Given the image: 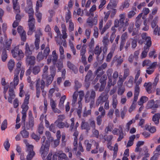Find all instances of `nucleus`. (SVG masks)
Returning <instances> with one entry per match:
<instances>
[{
  "label": "nucleus",
  "mask_w": 160,
  "mask_h": 160,
  "mask_svg": "<svg viewBox=\"0 0 160 160\" xmlns=\"http://www.w3.org/2000/svg\"><path fill=\"white\" fill-rule=\"evenodd\" d=\"M114 25L112 27L111 29L112 31V33L115 34L117 29L115 28L118 27V30L119 31H120L123 27H120V24H119L118 21L117 20H115L114 21Z\"/></svg>",
  "instance_id": "obj_13"
},
{
  "label": "nucleus",
  "mask_w": 160,
  "mask_h": 160,
  "mask_svg": "<svg viewBox=\"0 0 160 160\" xmlns=\"http://www.w3.org/2000/svg\"><path fill=\"white\" fill-rule=\"evenodd\" d=\"M67 66L70 69L72 70L76 74L77 73L78 71V68L70 62H68Z\"/></svg>",
  "instance_id": "obj_20"
},
{
  "label": "nucleus",
  "mask_w": 160,
  "mask_h": 160,
  "mask_svg": "<svg viewBox=\"0 0 160 160\" xmlns=\"http://www.w3.org/2000/svg\"><path fill=\"white\" fill-rule=\"evenodd\" d=\"M102 42L104 45H108L109 42L108 36H106L103 37L102 40Z\"/></svg>",
  "instance_id": "obj_49"
},
{
  "label": "nucleus",
  "mask_w": 160,
  "mask_h": 160,
  "mask_svg": "<svg viewBox=\"0 0 160 160\" xmlns=\"http://www.w3.org/2000/svg\"><path fill=\"white\" fill-rule=\"evenodd\" d=\"M119 16L120 18L119 20L116 19L115 20H117L118 21V23L120 24V27H123L124 25L125 15L123 14H120Z\"/></svg>",
  "instance_id": "obj_22"
},
{
  "label": "nucleus",
  "mask_w": 160,
  "mask_h": 160,
  "mask_svg": "<svg viewBox=\"0 0 160 160\" xmlns=\"http://www.w3.org/2000/svg\"><path fill=\"white\" fill-rule=\"evenodd\" d=\"M135 122V120L134 119H132L127 123L126 127L128 131L129 130L131 125Z\"/></svg>",
  "instance_id": "obj_63"
},
{
  "label": "nucleus",
  "mask_w": 160,
  "mask_h": 160,
  "mask_svg": "<svg viewBox=\"0 0 160 160\" xmlns=\"http://www.w3.org/2000/svg\"><path fill=\"white\" fill-rule=\"evenodd\" d=\"M107 79V76L104 74L99 79V82L100 83L106 84V80Z\"/></svg>",
  "instance_id": "obj_45"
},
{
  "label": "nucleus",
  "mask_w": 160,
  "mask_h": 160,
  "mask_svg": "<svg viewBox=\"0 0 160 160\" xmlns=\"http://www.w3.org/2000/svg\"><path fill=\"white\" fill-rule=\"evenodd\" d=\"M26 12L29 15H34V11L32 7H26L25 9Z\"/></svg>",
  "instance_id": "obj_35"
},
{
  "label": "nucleus",
  "mask_w": 160,
  "mask_h": 160,
  "mask_svg": "<svg viewBox=\"0 0 160 160\" xmlns=\"http://www.w3.org/2000/svg\"><path fill=\"white\" fill-rule=\"evenodd\" d=\"M46 137L43 136L41 140L42 146L40 150V152L43 157H45L48 153L50 142L48 140L46 141Z\"/></svg>",
  "instance_id": "obj_2"
},
{
  "label": "nucleus",
  "mask_w": 160,
  "mask_h": 160,
  "mask_svg": "<svg viewBox=\"0 0 160 160\" xmlns=\"http://www.w3.org/2000/svg\"><path fill=\"white\" fill-rule=\"evenodd\" d=\"M117 95H114L112 96V106L115 109L116 108L118 104V101L117 99Z\"/></svg>",
  "instance_id": "obj_33"
},
{
  "label": "nucleus",
  "mask_w": 160,
  "mask_h": 160,
  "mask_svg": "<svg viewBox=\"0 0 160 160\" xmlns=\"http://www.w3.org/2000/svg\"><path fill=\"white\" fill-rule=\"evenodd\" d=\"M96 97L95 92L93 90L90 91H88L84 96V100L86 103L90 102V106L92 108L95 103V100Z\"/></svg>",
  "instance_id": "obj_1"
},
{
  "label": "nucleus",
  "mask_w": 160,
  "mask_h": 160,
  "mask_svg": "<svg viewBox=\"0 0 160 160\" xmlns=\"http://www.w3.org/2000/svg\"><path fill=\"white\" fill-rule=\"evenodd\" d=\"M102 49L101 48H99V47L98 46H96L95 48V49L94 51V53L95 54L97 55V59H100L99 57V55L102 52Z\"/></svg>",
  "instance_id": "obj_24"
},
{
  "label": "nucleus",
  "mask_w": 160,
  "mask_h": 160,
  "mask_svg": "<svg viewBox=\"0 0 160 160\" xmlns=\"http://www.w3.org/2000/svg\"><path fill=\"white\" fill-rule=\"evenodd\" d=\"M42 34L41 32V29H39L36 32L35 35V39H40V37L42 36Z\"/></svg>",
  "instance_id": "obj_50"
},
{
  "label": "nucleus",
  "mask_w": 160,
  "mask_h": 160,
  "mask_svg": "<svg viewBox=\"0 0 160 160\" xmlns=\"http://www.w3.org/2000/svg\"><path fill=\"white\" fill-rule=\"evenodd\" d=\"M112 78L108 79V82L106 88V91L108 92L110 89L112 85Z\"/></svg>",
  "instance_id": "obj_42"
},
{
  "label": "nucleus",
  "mask_w": 160,
  "mask_h": 160,
  "mask_svg": "<svg viewBox=\"0 0 160 160\" xmlns=\"http://www.w3.org/2000/svg\"><path fill=\"white\" fill-rule=\"evenodd\" d=\"M123 62V59L121 58L120 56L116 55L113 58L112 63L113 64L116 62L117 66H118L120 65Z\"/></svg>",
  "instance_id": "obj_16"
},
{
  "label": "nucleus",
  "mask_w": 160,
  "mask_h": 160,
  "mask_svg": "<svg viewBox=\"0 0 160 160\" xmlns=\"http://www.w3.org/2000/svg\"><path fill=\"white\" fill-rule=\"evenodd\" d=\"M33 145H28L27 150L28 153L27 156L28 160H31L35 155V153L33 151Z\"/></svg>",
  "instance_id": "obj_10"
},
{
  "label": "nucleus",
  "mask_w": 160,
  "mask_h": 160,
  "mask_svg": "<svg viewBox=\"0 0 160 160\" xmlns=\"http://www.w3.org/2000/svg\"><path fill=\"white\" fill-rule=\"evenodd\" d=\"M107 92H102L97 98L96 101V105L98 106L99 104L102 105L103 103L108 100L109 97Z\"/></svg>",
  "instance_id": "obj_4"
},
{
  "label": "nucleus",
  "mask_w": 160,
  "mask_h": 160,
  "mask_svg": "<svg viewBox=\"0 0 160 160\" xmlns=\"http://www.w3.org/2000/svg\"><path fill=\"white\" fill-rule=\"evenodd\" d=\"M26 63L28 65H34L35 63L36 58L34 56L28 55L26 56Z\"/></svg>",
  "instance_id": "obj_12"
},
{
  "label": "nucleus",
  "mask_w": 160,
  "mask_h": 160,
  "mask_svg": "<svg viewBox=\"0 0 160 160\" xmlns=\"http://www.w3.org/2000/svg\"><path fill=\"white\" fill-rule=\"evenodd\" d=\"M48 67L47 66H45L42 70L43 74H42V77H46L48 75Z\"/></svg>",
  "instance_id": "obj_40"
},
{
  "label": "nucleus",
  "mask_w": 160,
  "mask_h": 160,
  "mask_svg": "<svg viewBox=\"0 0 160 160\" xmlns=\"http://www.w3.org/2000/svg\"><path fill=\"white\" fill-rule=\"evenodd\" d=\"M101 68L98 67L97 69L95 71V74L98 76H99L101 77L105 73L104 71H103L102 69H101Z\"/></svg>",
  "instance_id": "obj_29"
},
{
  "label": "nucleus",
  "mask_w": 160,
  "mask_h": 160,
  "mask_svg": "<svg viewBox=\"0 0 160 160\" xmlns=\"http://www.w3.org/2000/svg\"><path fill=\"white\" fill-rule=\"evenodd\" d=\"M127 111V109L125 106H124L123 110L122 111L121 113V116L122 119H123L124 118L126 112Z\"/></svg>",
  "instance_id": "obj_61"
},
{
  "label": "nucleus",
  "mask_w": 160,
  "mask_h": 160,
  "mask_svg": "<svg viewBox=\"0 0 160 160\" xmlns=\"http://www.w3.org/2000/svg\"><path fill=\"white\" fill-rule=\"evenodd\" d=\"M22 123H23L24 125L23 127L24 128L25 127V128L26 129L29 130L30 128H32L33 126L34 122L33 117H31L30 119H29V122L28 123H27L26 125L25 123L24 124V123L22 121Z\"/></svg>",
  "instance_id": "obj_15"
},
{
  "label": "nucleus",
  "mask_w": 160,
  "mask_h": 160,
  "mask_svg": "<svg viewBox=\"0 0 160 160\" xmlns=\"http://www.w3.org/2000/svg\"><path fill=\"white\" fill-rule=\"evenodd\" d=\"M112 72L113 70L112 68H109L107 70L106 73L108 79L112 78Z\"/></svg>",
  "instance_id": "obj_53"
},
{
  "label": "nucleus",
  "mask_w": 160,
  "mask_h": 160,
  "mask_svg": "<svg viewBox=\"0 0 160 160\" xmlns=\"http://www.w3.org/2000/svg\"><path fill=\"white\" fill-rule=\"evenodd\" d=\"M25 55L26 56L31 55L32 54V51L30 50L29 46L28 43L25 45Z\"/></svg>",
  "instance_id": "obj_25"
},
{
  "label": "nucleus",
  "mask_w": 160,
  "mask_h": 160,
  "mask_svg": "<svg viewBox=\"0 0 160 160\" xmlns=\"http://www.w3.org/2000/svg\"><path fill=\"white\" fill-rule=\"evenodd\" d=\"M41 50L44 49L43 54L45 56V58H46L50 52V49L49 47L48 46L45 48V44L43 43L41 46Z\"/></svg>",
  "instance_id": "obj_14"
},
{
  "label": "nucleus",
  "mask_w": 160,
  "mask_h": 160,
  "mask_svg": "<svg viewBox=\"0 0 160 160\" xmlns=\"http://www.w3.org/2000/svg\"><path fill=\"white\" fill-rule=\"evenodd\" d=\"M15 62L13 60L11 59L9 61L8 63V68L10 72L12 70L14 66Z\"/></svg>",
  "instance_id": "obj_32"
},
{
  "label": "nucleus",
  "mask_w": 160,
  "mask_h": 160,
  "mask_svg": "<svg viewBox=\"0 0 160 160\" xmlns=\"http://www.w3.org/2000/svg\"><path fill=\"white\" fill-rule=\"evenodd\" d=\"M66 99V97L65 95L62 97L61 98L60 102L58 104V106L60 108H64L63 103L64 102V101Z\"/></svg>",
  "instance_id": "obj_31"
},
{
  "label": "nucleus",
  "mask_w": 160,
  "mask_h": 160,
  "mask_svg": "<svg viewBox=\"0 0 160 160\" xmlns=\"http://www.w3.org/2000/svg\"><path fill=\"white\" fill-rule=\"evenodd\" d=\"M148 100V98L145 96H142L138 102V104L139 105H142L144 102Z\"/></svg>",
  "instance_id": "obj_41"
},
{
  "label": "nucleus",
  "mask_w": 160,
  "mask_h": 160,
  "mask_svg": "<svg viewBox=\"0 0 160 160\" xmlns=\"http://www.w3.org/2000/svg\"><path fill=\"white\" fill-rule=\"evenodd\" d=\"M35 20L34 18L33 15H28V25L29 29L28 32V35H31L35 31Z\"/></svg>",
  "instance_id": "obj_6"
},
{
  "label": "nucleus",
  "mask_w": 160,
  "mask_h": 160,
  "mask_svg": "<svg viewBox=\"0 0 160 160\" xmlns=\"http://www.w3.org/2000/svg\"><path fill=\"white\" fill-rule=\"evenodd\" d=\"M40 42V39H35L34 45L35 46V49L36 50H38L39 48V44Z\"/></svg>",
  "instance_id": "obj_60"
},
{
  "label": "nucleus",
  "mask_w": 160,
  "mask_h": 160,
  "mask_svg": "<svg viewBox=\"0 0 160 160\" xmlns=\"http://www.w3.org/2000/svg\"><path fill=\"white\" fill-rule=\"evenodd\" d=\"M85 144L86 145L87 150L88 151H90L92 146V144L89 143V141L87 140H85Z\"/></svg>",
  "instance_id": "obj_51"
},
{
  "label": "nucleus",
  "mask_w": 160,
  "mask_h": 160,
  "mask_svg": "<svg viewBox=\"0 0 160 160\" xmlns=\"http://www.w3.org/2000/svg\"><path fill=\"white\" fill-rule=\"evenodd\" d=\"M49 70L50 73V76L54 78L56 73V69L54 65L50 66Z\"/></svg>",
  "instance_id": "obj_26"
},
{
  "label": "nucleus",
  "mask_w": 160,
  "mask_h": 160,
  "mask_svg": "<svg viewBox=\"0 0 160 160\" xmlns=\"http://www.w3.org/2000/svg\"><path fill=\"white\" fill-rule=\"evenodd\" d=\"M113 138L112 135H105L104 137V139L105 141H107L108 142H111V141Z\"/></svg>",
  "instance_id": "obj_55"
},
{
  "label": "nucleus",
  "mask_w": 160,
  "mask_h": 160,
  "mask_svg": "<svg viewBox=\"0 0 160 160\" xmlns=\"http://www.w3.org/2000/svg\"><path fill=\"white\" fill-rule=\"evenodd\" d=\"M98 110L101 112V114L96 117V120L97 125L100 126L102 123V119L106 114V111L102 106L99 108Z\"/></svg>",
  "instance_id": "obj_7"
},
{
  "label": "nucleus",
  "mask_w": 160,
  "mask_h": 160,
  "mask_svg": "<svg viewBox=\"0 0 160 160\" xmlns=\"http://www.w3.org/2000/svg\"><path fill=\"white\" fill-rule=\"evenodd\" d=\"M30 96L28 94L25 95V98L24 102L21 106V108L22 109V122L25 123V122L26 118V112L29 108V107L28 104L29 103V99Z\"/></svg>",
  "instance_id": "obj_3"
},
{
  "label": "nucleus",
  "mask_w": 160,
  "mask_h": 160,
  "mask_svg": "<svg viewBox=\"0 0 160 160\" xmlns=\"http://www.w3.org/2000/svg\"><path fill=\"white\" fill-rule=\"evenodd\" d=\"M8 57L6 51L5 49H4L2 53V61L5 62L6 61Z\"/></svg>",
  "instance_id": "obj_46"
},
{
  "label": "nucleus",
  "mask_w": 160,
  "mask_h": 160,
  "mask_svg": "<svg viewBox=\"0 0 160 160\" xmlns=\"http://www.w3.org/2000/svg\"><path fill=\"white\" fill-rule=\"evenodd\" d=\"M141 37L142 39L144 40V43L145 44L144 47L150 48L152 45V41L150 37L148 36L146 33H142L141 35Z\"/></svg>",
  "instance_id": "obj_9"
},
{
  "label": "nucleus",
  "mask_w": 160,
  "mask_h": 160,
  "mask_svg": "<svg viewBox=\"0 0 160 160\" xmlns=\"http://www.w3.org/2000/svg\"><path fill=\"white\" fill-rule=\"evenodd\" d=\"M81 129L82 130H85V132L88 133L89 131L90 130V126L88 122H86L84 119L82 120V122L81 124Z\"/></svg>",
  "instance_id": "obj_11"
},
{
  "label": "nucleus",
  "mask_w": 160,
  "mask_h": 160,
  "mask_svg": "<svg viewBox=\"0 0 160 160\" xmlns=\"http://www.w3.org/2000/svg\"><path fill=\"white\" fill-rule=\"evenodd\" d=\"M86 45L85 44H83L82 47L80 52V55H85L86 52Z\"/></svg>",
  "instance_id": "obj_57"
},
{
  "label": "nucleus",
  "mask_w": 160,
  "mask_h": 160,
  "mask_svg": "<svg viewBox=\"0 0 160 160\" xmlns=\"http://www.w3.org/2000/svg\"><path fill=\"white\" fill-rule=\"evenodd\" d=\"M12 57L16 58L19 61L24 56L23 53L21 50L19 49L18 45L15 47L14 49L12 50Z\"/></svg>",
  "instance_id": "obj_5"
},
{
  "label": "nucleus",
  "mask_w": 160,
  "mask_h": 160,
  "mask_svg": "<svg viewBox=\"0 0 160 160\" xmlns=\"http://www.w3.org/2000/svg\"><path fill=\"white\" fill-rule=\"evenodd\" d=\"M144 86L146 88V90L148 93L151 92V90L152 88V83L151 82H145L144 84Z\"/></svg>",
  "instance_id": "obj_27"
},
{
  "label": "nucleus",
  "mask_w": 160,
  "mask_h": 160,
  "mask_svg": "<svg viewBox=\"0 0 160 160\" xmlns=\"http://www.w3.org/2000/svg\"><path fill=\"white\" fill-rule=\"evenodd\" d=\"M160 119V113H155L152 117V121L154 122L155 124L158 125Z\"/></svg>",
  "instance_id": "obj_18"
},
{
  "label": "nucleus",
  "mask_w": 160,
  "mask_h": 160,
  "mask_svg": "<svg viewBox=\"0 0 160 160\" xmlns=\"http://www.w3.org/2000/svg\"><path fill=\"white\" fill-rule=\"evenodd\" d=\"M92 72L91 70H89L85 78V81L86 82H88L89 80H92L93 79V78Z\"/></svg>",
  "instance_id": "obj_19"
},
{
  "label": "nucleus",
  "mask_w": 160,
  "mask_h": 160,
  "mask_svg": "<svg viewBox=\"0 0 160 160\" xmlns=\"http://www.w3.org/2000/svg\"><path fill=\"white\" fill-rule=\"evenodd\" d=\"M112 125L111 124H109L108 126L106 128L105 131L107 133H108L109 131H111L112 130Z\"/></svg>",
  "instance_id": "obj_58"
},
{
  "label": "nucleus",
  "mask_w": 160,
  "mask_h": 160,
  "mask_svg": "<svg viewBox=\"0 0 160 160\" xmlns=\"http://www.w3.org/2000/svg\"><path fill=\"white\" fill-rule=\"evenodd\" d=\"M20 134L23 138H27L29 137V132L26 130L25 127L21 131Z\"/></svg>",
  "instance_id": "obj_30"
},
{
  "label": "nucleus",
  "mask_w": 160,
  "mask_h": 160,
  "mask_svg": "<svg viewBox=\"0 0 160 160\" xmlns=\"http://www.w3.org/2000/svg\"><path fill=\"white\" fill-rule=\"evenodd\" d=\"M78 95V92L77 91H75L74 92L73 96H72V105L74 106L75 105L77 100V98Z\"/></svg>",
  "instance_id": "obj_38"
},
{
  "label": "nucleus",
  "mask_w": 160,
  "mask_h": 160,
  "mask_svg": "<svg viewBox=\"0 0 160 160\" xmlns=\"http://www.w3.org/2000/svg\"><path fill=\"white\" fill-rule=\"evenodd\" d=\"M45 134L47 137V139L49 142H52L54 141V139L51 136L50 132L48 131H46Z\"/></svg>",
  "instance_id": "obj_44"
},
{
  "label": "nucleus",
  "mask_w": 160,
  "mask_h": 160,
  "mask_svg": "<svg viewBox=\"0 0 160 160\" xmlns=\"http://www.w3.org/2000/svg\"><path fill=\"white\" fill-rule=\"evenodd\" d=\"M36 11L35 15L38 19V22H40L42 18V14L39 12L38 8H36Z\"/></svg>",
  "instance_id": "obj_28"
},
{
  "label": "nucleus",
  "mask_w": 160,
  "mask_h": 160,
  "mask_svg": "<svg viewBox=\"0 0 160 160\" xmlns=\"http://www.w3.org/2000/svg\"><path fill=\"white\" fill-rule=\"evenodd\" d=\"M44 57H45V56L42 54V52L41 51L38 52L37 56V60L38 62L44 59Z\"/></svg>",
  "instance_id": "obj_39"
},
{
  "label": "nucleus",
  "mask_w": 160,
  "mask_h": 160,
  "mask_svg": "<svg viewBox=\"0 0 160 160\" xmlns=\"http://www.w3.org/2000/svg\"><path fill=\"white\" fill-rule=\"evenodd\" d=\"M40 71V67L39 66H36L32 69V72L34 75L38 74Z\"/></svg>",
  "instance_id": "obj_36"
},
{
  "label": "nucleus",
  "mask_w": 160,
  "mask_h": 160,
  "mask_svg": "<svg viewBox=\"0 0 160 160\" xmlns=\"http://www.w3.org/2000/svg\"><path fill=\"white\" fill-rule=\"evenodd\" d=\"M142 13H140L136 18V21L135 25L137 28H139L142 23V20L141 19L142 16Z\"/></svg>",
  "instance_id": "obj_21"
},
{
  "label": "nucleus",
  "mask_w": 160,
  "mask_h": 160,
  "mask_svg": "<svg viewBox=\"0 0 160 160\" xmlns=\"http://www.w3.org/2000/svg\"><path fill=\"white\" fill-rule=\"evenodd\" d=\"M130 74V70L129 68H126L124 69V74L123 77H124V79H126L127 77H128Z\"/></svg>",
  "instance_id": "obj_52"
},
{
  "label": "nucleus",
  "mask_w": 160,
  "mask_h": 160,
  "mask_svg": "<svg viewBox=\"0 0 160 160\" xmlns=\"http://www.w3.org/2000/svg\"><path fill=\"white\" fill-rule=\"evenodd\" d=\"M75 87L76 90H78L82 86V84L77 80H75Z\"/></svg>",
  "instance_id": "obj_62"
},
{
  "label": "nucleus",
  "mask_w": 160,
  "mask_h": 160,
  "mask_svg": "<svg viewBox=\"0 0 160 160\" xmlns=\"http://www.w3.org/2000/svg\"><path fill=\"white\" fill-rule=\"evenodd\" d=\"M93 18L91 17H89L86 20V22L88 24V26L90 28H92L93 25V22H92Z\"/></svg>",
  "instance_id": "obj_37"
},
{
  "label": "nucleus",
  "mask_w": 160,
  "mask_h": 160,
  "mask_svg": "<svg viewBox=\"0 0 160 160\" xmlns=\"http://www.w3.org/2000/svg\"><path fill=\"white\" fill-rule=\"evenodd\" d=\"M155 102L153 99H152L149 101L147 104V107L148 108L153 109V104Z\"/></svg>",
  "instance_id": "obj_47"
},
{
  "label": "nucleus",
  "mask_w": 160,
  "mask_h": 160,
  "mask_svg": "<svg viewBox=\"0 0 160 160\" xmlns=\"http://www.w3.org/2000/svg\"><path fill=\"white\" fill-rule=\"evenodd\" d=\"M144 50L142 53V56L143 58H145L147 56V53L149 51V48L148 47H144Z\"/></svg>",
  "instance_id": "obj_43"
},
{
  "label": "nucleus",
  "mask_w": 160,
  "mask_h": 160,
  "mask_svg": "<svg viewBox=\"0 0 160 160\" xmlns=\"http://www.w3.org/2000/svg\"><path fill=\"white\" fill-rule=\"evenodd\" d=\"M132 41L131 42V45L132 48L135 49L137 46V39L135 37V38L132 39Z\"/></svg>",
  "instance_id": "obj_54"
},
{
  "label": "nucleus",
  "mask_w": 160,
  "mask_h": 160,
  "mask_svg": "<svg viewBox=\"0 0 160 160\" xmlns=\"http://www.w3.org/2000/svg\"><path fill=\"white\" fill-rule=\"evenodd\" d=\"M58 59V55L56 53L55 50L52 51V55H50L49 56L48 59H47V64H49L52 61L53 64L55 65L56 62H57Z\"/></svg>",
  "instance_id": "obj_8"
},
{
  "label": "nucleus",
  "mask_w": 160,
  "mask_h": 160,
  "mask_svg": "<svg viewBox=\"0 0 160 160\" xmlns=\"http://www.w3.org/2000/svg\"><path fill=\"white\" fill-rule=\"evenodd\" d=\"M42 79H46V85L48 86L50 84L53 80L54 78L48 75L46 77H42Z\"/></svg>",
  "instance_id": "obj_23"
},
{
  "label": "nucleus",
  "mask_w": 160,
  "mask_h": 160,
  "mask_svg": "<svg viewBox=\"0 0 160 160\" xmlns=\"http://www.w3.org/2000/svg\"><path fill=\"white\" fill-rule=\"evenodd\" d=\"M118 132L119 137L117 139L118 142L121 141L124 138L125 135L123 132L122 128L121 126H119V128H118Z\"/></svg>",
  "instance_id": "obj_17"
},
{
  "label": "nucleus",
  "mask_w": 160,
  "mask_h": 160,
  "mask_svg": "<svg viewBox=\"0 0 160 160\" xmlns=\"http://www.w3.org/2000/svg\"><path fill=\"white\" fill-rule=\"evenodd\" d=\"M158 22V18L156 17L154 18L151 23V26L152 28H155V27H157V26H158L157 24Z\"/></svg>",
  "instance_id": "obj_48"
},
{
  "label": "nucleus",
  "mask_w": 160,
  "mask_h": 160,
  "mask_svg": "<svg viewBox=\"0 0 160 160\" xmlns=\"http://www.w3.org/2000/svg\"><path fill=\"white\" fill-rule=\"evenodd\" d=\"M55 65H56V67L58 68V70L59 71H60L63 67L62 62L60 60L57 61V62H56Z\"/></svg>",
  "instance_id": "obj_34"
},
{
  "label": "nucleus",
  "mask_w": 160,
  "mask_h": 160,
  "mask_svg": "<svg viewBox=\"0 0 160 160\" xmlns=\"http://www.w3.org/2000/svg\"><path fill=\"white\" fill-rule=\"evenodd\" d=\"M4 146L5 149L8 151L10 146V144L9 142V141L7 139L4 143Z\"/></svg>",
  "instance_id": "obj_64"
},
{
  "label": "nucleus",
  "mask_w": 160,
  "mask_h": 160,
  "mask_svg": "<svg viewBox=\"0 0 160 160\" xmlns=\"http://www.w3.org/2000/svg\"><path fill=\"white\" fill-rule=\"evenodd\" d=\"M44 127L43 124L42 123H41L39 125L38 128V132L40 134H42L43 132Z\"/></svg>",
  "instance_id": "obj_56"
},
{
  "label": "nucleus",
  "mask_w": 160,
  "mask_h": 160,
  "mask_svg": "<svg viewBox=\"0 0 160 160\" xmlns=\"http://www.w3.org/2000/svg\"><path fill=\"white\" fill-rule=\"evenodd\" d=\"M7 120L6 119L4 120L2 123L1 128L2 130H4L7 127Z\"/></svg>",
  "instance_id": "obj_59"
}]
</instances>
